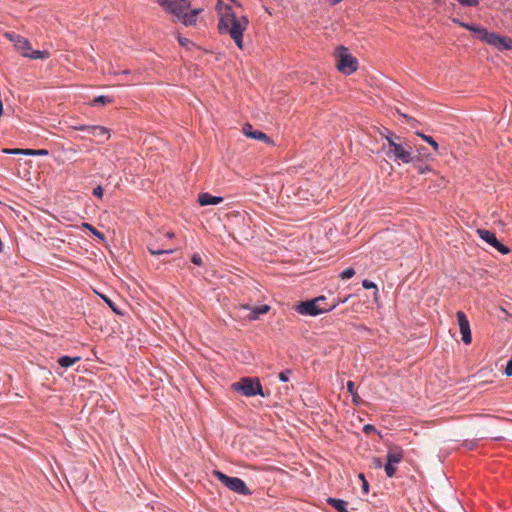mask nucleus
Wrapping results in <instances>:
<instances>
[{"mask_svg": "<svg viewBox=\"0 0 512 512\" xmlns=\"http://www.w3.org/2000/svg\"><path fill=\"white\" fill-rule=\"evenodd\" d=\"M219 12L218 31L220 34H229L239 49H243V33L249 25L247 16L237 17L229 5L218 0L216 6Z\"/></svg>", "mask_w": 512, "mask_h": 512, "instance_id": "nucleus-1", "label": "nucleus"}, {"mask_svg": "<svg viewBox=\"0 0 512 512\" xmlns=\"http://www.w3.org/2000/svg\"><path fill=\"white\" fill-rule=\"evenodd\" d=\"M159 5L164 9L165 12L173 15L177 21L181 22L185 26H194L197 22V16L202 9L190 8L188 0H157Z\"/></svg>", "mask_w": 512, "mask_h": 512, "instance_id": "nucleus-2", "label": "nucleus"}, {"mask_svg": "<svg viewBox=\"0 0 512 512\" xmlns=\"http://www.w3.org/2000/svg\"><path fill=\"white\" fill-rule=\"evenodd\" d=\"M326 298L324 296L316 297L312 300L300 302L296 310L301 315L316 316L328 311L333 310L336 304L327 305L325 303Z\"/></svg>", "mask_w": 512, "mask_h": 512, "instance_id": "nucleus-3", "label": "nucleus"}, {"mask_svg": "<svg viewBox=\"0 0 512 512\" xmlns=\"http://www.w3.org/2000/svg\"><path fill=\"white\" fill-rule=\"evenodd\" d=\"M232 388L235 391L241 392L243 395L247 397H252L255 395L265 396L262 385L257 378H242L239 382H235L232 384Z\"/></svg>", "mask_w": 512, "mask_h": 512, "instance_id": "nucleus-4", "label": "nucleus"}, {"mask_svg": "<svg viewBox=\"0 0 512 512\" xmlns=\"http://www.w3.org/2000/svg\"><path fill=\"white\" fill-rule=\"evenodd\" d=\"M337 69L343 74L350 75L358 68V61L355 57L348 53V49L344 46L337 48Z\"/></svg>", "mask_w": 512, "mask_h": 512, "instance_id": "nucleus-5", "label": "nucleus"}, {"mask_svg": "<svg viewBox=\"0 0 512 512\" xmlns=\"http://www.w3.org/2000/svg\"><path fill=\"white\" fill-rule=\"evenodd\" d=\"M213 475L227 488L241 495H250L251 491L246 486L245 482L237 477H229L221 471L214 470Z\"/></svg>", "mask_w": 512, "mask_h": 512, "instance_id": "nucleus-6", "label": "nucleus"}, {"mask_svg": "<svg viewBox=\"0 0 512 512\" xmlns=\"http://www.w3.org/2000/svg\"><path fill=\"white\" fill-rule=\"evenodd\" d=\"M387 462L384 470L387 477L392 478L396 473V464H399L404 458V451L400 446H390L387 451Z\"/></svg>", "mask_w": 512, "mask_h": 512, "instance_id": "nucleus-7", "label": "nucleus"}, {"mask_svg": "<svg viewBox=\"0 0 512 512\" xmlns=\"http://www.w3.org/2000/svg\"><path fill=\"white\" fill-rule=\"evenodd\" d=\"M389 151L387 155L393 154L394 160H401L403 163H410L413 160L411 147L409 145L404 146L401 143H392V146L389 147Z\"/></svg>", "mask_w": 512, "mask_h": 512, "instance_id": "nucleus-8", "label": "nucleus"}, {"mask_svg": "<svg viewBox=\"0 0 512 512\" xmlns=\"http://www.w3.org/2000/svg\"><path fill=\"white\" fill-rule=\"evenodd\" d=\"M477 233L479 237L497 249L501 254H508L509 248L502 244L496 237L495 233L485 229H478Z\"/></svg>", "mask_w": 512, "mask_h": 512, "instance_id": "nucleus-9", "label": "nucleus"}, {"mask_svg": "<svg viewBox=\"0 0 512 512\" xmlns=\"http://www.w3.org/2000/svg\"><path fill=\"white\" fill-rule=\"evenodd\" d=\"M5 36L11 42L14 43L15 49L17 51H19L23 57H24V54H28L31 51V44L27 38L22 37L13 32H7L5 34Z\"/></svg>", "mask_w": 512, "mask_h": 512, "instance_id": "nucleus-10", "label": "nucleus"}, {"mask_svg": "<svg viewBox=\"0 0 512 512\" xmlns=\"http://www.w3.org/2000/svg\"><path fill=\"white\" fill-rule=\"evenodd\" d=\"M456 317H457L460 332L462 335V341L468 345L472 341V335H471L469 321L463 311H458L456 313Z\"/></svg>", "mask_w": 512, "mask_h": 512, "instance_id": "nucleus-11", "label": "nucleus"}, {"mask_svg": "<svg viewBox=\"0 0 512 512\" xmlns=\"http://www.w3.org/2000/svg\"><path fill=\"white\" fill-rule=\"evenodd\" d=\"M243 133L249 138L263 141L267 144H273V141L270 139V137L267 134H265L264 132L259 131V130H253V127L251 124H245L243 126Z\"/></svg>", "mask_w": 512, "mask_h": 512, "instance_id": "nucleus-12", "label": "nucleus"}, {"mask_svg": "<svg viewBox=\"0 0 512 512\" xmlns=\"http://www.w3.org/2000/svg\"><path fill=\"white\" fill-rule=\"evenodd\" d=\"M198 202L201 206L217 205L223 202V198L205 192L198 195Z\"/></svg>", "mask_w": 512, "mask_h": 512, "instance_id": "nucleus-13", "label": "nucleus"}, {"mask_svg": "<svg viewBox=\"0 0 512 512\" xmlns=\"http://www.w3.org/2000/svg\"><path fill=\"white\" fill-rule=\"evenodd\" d=\"M479 31V39L483 42L488 43L489 45L495 47L497 46V40L499 38V34L495 32H488L486 29L478 30Z\"/></svg>", "mask_w": 512, "mask_h": 512, "instance_id": "nucleus-14", "label": "nucleus"}, {"mask_svg": "<svg viewBox=\"0 0 512 512\" xmlns=\"http://www.w3.org/2000/svg\"><path fill=\"white\" fill-rule=\"evenodd\" d=\"M243 309H249L251 310L250 315L248 316L250 320H256L258 317L262 314L267 313L270 310V307L268 305H261L258 307L250 308L249 305H242Z\"/></svg>", "mask_w": 512, "mask_h": 512, "instance_id": "nucleus-15", "label": "nucleus"}, {"mask_svg": "<svg viewBox=\"0 0 512 512\" xmlns=\"http://www.w3.org/2000/svg\"><path fill=\"white\" fill-rule=\"evenodd\" d=\"M88 133L95 137L103 138L104 140H108L110 137L109 130L99 125H91Z\"/></svg>", "mask_w": 512, "mask_h": 512, "instance_id": "nucleus-16", "label": "nucleus"}, {"mask_svg": "<svg viewBox=\"0 0 512 512\" xmlns=\"http://www.w3.org/2000/svg\"><path fill=\"white\" fill-rule=\"evenodd\" d=\"M147 249L151 255H169L175 251L173 248H160L156 245V243H149Z\"/></svg>", "mask_w": 512, "mask_h": 512, "instance_id": "nucleus-17", "label": "nucleus"}, {"mask_svg": "<svg viewBox=\"0 0 512 512\" xmlns=\"http://www.w3.org/2000/svg\"><path fill=\"white\" fill-rule=\"evenodd\" d=\"M327 503L329 505H331L332 507H334L338 512H348L347 511V506H348V502L347 501H344L342 499H337V498L329 497L327 499Z\"/></svg>", "mask_w": 512, "mask_h": 512, "instance_id": "nucleus-18", "label": "nucleus"}, {"mask_svg": "<svg viewBox=\"0 0 512 512\" xmlns=\"http://www.w3.org/2000/svg\"><path fill=\"white\" fill-rule=\"evenodd\" d=\"M80 360H81V357H79V356H76V357L62 356L58 359L57 362L62 368H69L72 365H74L75 363L79 362Z\"/></svg>", "mask_w": 512, "mask_h": 512, "instance_id": "nucleus-19", "label": "nucleus"}, {"mask_svg": "<svg viewBox=\"0 0 512 512\" xmlns=\"http://www.w3.org/2000/svg\"><path fill=\"white\" fill-rule=\"evenodd\" d=\"M495 48L498 50H512V38L500 35Z\"/></svg>", "mask_w": 512, "mask_h": 512, "instance_id": "nucleus-20", "label": "nucleus"}, {"mask_svg": "<svg viewBox=\"0 0 512 512\" xmlns=\"http://www.w3.org/2000/svg\"><path fill=\"white\" fill-rule=\"evenodd\" d=\"M379 133L381 136H383L388 144H389V147L392 146V143H396L400 137L397 136L396 134H394L393 132H391L389 129L383 127L381 130H379Z\"/></svg>", "mask_w": 512, "mask_h": 512, "instance_id": "nucleus-21", "label": "nucleus"}, {"mask_svg": "<svg viewBox=\"0 0 512 512\" xmlns=\"http://www.w3.org/2000/svg\"><path fill=\"white\" fill-rule=\"evenodd\" d=\"M49 52L46 50H32L28 54H24V57L30 59H47L49 57Z\"/></svg>", "mask_w": 512, "mask_h": 512, "instance_id": "nucleus-22", "label": "nucleus"}, {"mask_svg": "<svg viewBox=\"0 0 512 512\" xmlns=\"http://www.w3.org/2000/svg\"><path fill=\"white\" fill-rule=\"evenodd\" d=\"M416 135L420 136L424 141L430 144L433 147L434 151H438L439 145L431 136L424 135L421 132H416Z\"/></svg>", "mask_w": 512, "mask_h": 512, "instance_id": "nucleus-23", "label": "nucleus"}, {"mask_svg": "<svg viewBox=\"0 0 512 512\" xmlns=\"http://www.w3.org/2000/svg\"><path fill=\"white\" fill-rule=\"evenodd\" d=\"M49 154V151L46 149H28V151L25 152V155L29 156H47Z\"/></svg>", "mask_w": 512, "mask_h": 512, "instance_id": "nucleus-24", "label": "nucleus"}, {"mask_svg": "<svg viewBox=\"0 0 512 512\" xmlns=\"http://www.w3.org/2000/svg\"><path fill=\"white\" fill-rule=\"evenodd\" d=\"M456 23H458L459 25H461L462 27L466 28L467 30H470V31H473L474 33H476L478 36H479V31L478 30H484L485 28H482V27H476L472 24H467V23H462V22H459V21H456Z\"/></svg>", "mask_w": 512, "mask_h": 512, "instance_id": "nucleus-25", "label": "nucleus"}, {"mask_svg": "<svg viewBox=\"0 0 512 512\" xmlns=\"http://www.w3.org/2000/svg\"><path fill=\"white\" fill-rule=\"evenodd\" d=\"M456 23H458L459 25H461L462 27L466 28L467 30H470V31H473L474 33H476L478 36H479V31L478 30H484L485 28H482V27H476L472 24H467V23H462V22H459V21H456Z\"/></svg>", "mask_w": 512, "mask_h": 512, "instance_id": "nucleus-26", "label": "nucleus"}, {"mask_svg": "<svg viewBox=\"0 0 512 512\" xmlns=\"http://www.w3.org/2000/svg\"><path fill=\"white\" fill-rule=\"evenodd\" d=\"M112 100L110 98H108L107 96H98L96 97L94 100H93V105L94 106H97V105H100V104H106V103H110Z\"/></svg>", "mask_w": 512, "mask_h": 512, "instance_id": "nucleus-27", "label": "nucleus"}, {"mask_svg": "<svg viewBox=\"0 0 512 512\" xmlns=\"http://www.w3.org/2000/svg\"><path fill=\"white\" fill-rule=\"evenodd\" d=\"M84 227H86L87 229H89L93 235H95L96 237H98L99 239L101 240H104V234L99 232L95 227H93L92 225L86 223L84 224Z\"/></svg>", "mask_w": 512, "mask_h": 512, "instance_id": "nucleus-28", "label": "nucleus"}, {"mask_svg": "<svg viewBox=\"0 0 512 512\" xmlns=\"http://www.w3.org/2000/svg\"><path fill=\"white\" fill-rule=\"evenodd\" d=\"M355 275V270L353 268H347L341 272L340 277L342 279H350Z\"/></svg>", "mask_w": 512, "mask_h": 512, "instance_id": "nucleus-29", "label": "nucleus"}, {"mask_svg": "<svg viewBox=\"0 0 512 512\" xmlns=\"http://www.w3.org/2000/svg\"><path fill=\"white\" fill-rule=\"evenodd\" d=\"M362 286L365 289H375L376 293L378 292L376 284L374 282L370 281V280H367V279L363 280L362 281Z\"/></svg>", "mask_w": 512, "mask_h": 512, "instance_id": "nucleus-30", "label": "nucleus"}, {"mask_svg": "<svg viewBox=\"0 0 512 512\" xmlns=\"http://www.w3.org/2000/svg\"><path fill=\"white\" fill-rule=\"evenodd\" d=\"M28 151V149H4L3 152L4 153H7V154H14V155H18V154H23L25 155V152Z\"/></svg>", "mask_w": 512, "mask_h": 512, "instance_id": "nucleus-31", "label": "nucleus"}, {"mask_svg": "<svg viewBox=\"0 0 512 512\" xmlns=\"http://www.w3.org/2000/svg\"><path fill=\"white\" fill-rule=\"evenodd\" d=\"M191 262H192L193 264H195V265L200 266V265H202V262H203V261H202V257H201L199 254L195 253V254H193V255H192V257H191Z\"/></svg>", "mask_w": 512, "mask_h": 512, "instance_id": "nucleus-32", "label": "nucleus"}, {"mask_svg": "<svg viewBox=\"0 0 512 512\" xmlns=\"http://www.w3.org/2000/svg\"><path fill=\"white\" fill-rule=\"evenodd\" d=\"M104 299V301L109 305V307L117 314H121V312L116 308V306L114 305L113 301H111L109 298L103 296L102 297Z\"/></svg>", "mask_w": 512, "mask_h": 512, "instance_id": "nucleus-33", "label": "nucleus"}, {"mask_svg": "<svg viewBox=\"0 0 512 512\" xmlns=\"http://www.w3.org/2000/svg\"><path fill=\"white\" fill-rule=\"evenodd\" d=\"M291 371L290 370H285V371H282L280 374H279V379L280 381L282 382H287L289 380V375H290Z\"/></svg>", "mask_w": 512, "mask_h": 512, "instance_id": "nucleus-34", "label": "nucleus"}, {"mask_svg": "<svg viewBox=\"0 0 512 512\" xmlns=\"http://www.w3.org/2000/svg\"><path fill=\"white\" fill-rule=\"evenodd\" d=\"M90 127V125H74L71 128L78 131H86L88 133Z\"/></svg>", "mask_w": 512, "mask_h": 512, "instance_id": "nucleus-35", "label": "nucleus"}, {"mask_svg": "<svg viewBox=\"0 0 512 512\" xmlns=\"http://www.w3.org/2000/svg\"><path fill=\"white\" fill-rule=\"evenodd\" d=\"M93 195L102 198L103 196V188L101 186H97L93 189Z\"/></svg>", "mask_w": 512, "mask_h": 512, "instance_id": "nucleus-36", "label": "nucleus"}, {"mask_svg": "<svg viewBox=\"0 0 512 512\" xmlns=\"http://www.w3.org/2000/svg\"><path fill=\"white\" fill-rule=\"evenodd\" d=\"M505 373L507 376H512V358L507 362Z\"/></svg>", "mask_w": 512, "mask_h": 512, "instance_id": "nucleus-37", "label": "nucleus"}, {"mask_svg": "<svg viewBox=\"0 0 512 512\" xmlns=\"http://www.w3.org/2000/svg\"><path fill=\"white\" fill-rule=\"evenodd\" d=\"M363 431H364V433L368 434V433H371V432H376V428L373 425H371V424H366L363 427Z\"/></svg>", "mask_w": 512, "mask_h": 512, "instance_id": "nucleus-38", "label": "nucleus"}, {"mask_svg": "<svg viewBox=\"0 0 512 512\" xmlns=\"http://www.w3.org/2000/svg\"><path fill=\"white\" fill-rule=\"evenodd\" d=\"M178 41L181 46H188L190 44V41L187 38L181 36L178 37Z\"/></svg>", "mask_w": 512, "mask_h": 512, "instance_id": "nucleus-39", "label": "nucleus"}, {"mask_svg": "<svg viewBox=\"0 0 512 512\" xmlns=\"http://www.w3.org/2000/svg\"><path fill=\"white\" fill-rule=\"evenodd\" d=\"M347 390L349 391V393L351 395H354L355 391H354V383L352 381H348L347 382Z\"/></svg>", "mask_w": 512, "mask_h": 512, "instance_id": "nucleus-40", "label": "nucleus"}, {"mask_svg": "<svg viewBox=\"0 0 512 512\" xmlns=\"http://www.w3.org/2000/svg\"><path fill=\"white\" fill-rule=\"evenodd\" d=\"M372 461H373V464H374V466L376 468H381L382 467V461H381L380 458L374 457Z\"/></svg>", "mask_w": 512, "mask_h": 512, "instance_id": "nucleus-41", "label": "nucleus"}, {"mask_svg": "<svg viewBox=\"0 0 512 512\" xmlns=\"http://www.w3.org/2000/svg\"><path fill=\"white\" fill-rule=\"evenodd\" d=\"M362 490H363V492H364L365 494H367V493H368V491H369V484H368V481H367V480H364V481L362 482Z\"/></svg>", "mask_w": 512, "mask_h": 512, "instance_id": "nucleus-42", "label": "nucleus"}, {"mask_svg": "<svg viewBox=\"0 0 512 512\" xmlns=\"http://www.w3.org/2000/svg\"><path fill=\"white\" fill-rule=\"evenodd\" d=\"M400 115L402 117H404L405 119H407L409 122L411 121L412 123H415L416 121L414 119H412L411 117H409L408 115L406 114H403V113H400ZM411 127L413 128L414 127V124H411Z\"/></svg>", "mask_w": 512, "mask_h": 512, "instance_id": "nucleus-43", "label": "nucleus"}, {"mask_svg": "<svg viewBox=\"0 0 512 512\" xmlns=\"http://www.w3.org/2000/svg\"><path fill=\"white\" fill-rule=\"evenodd\" d=\"M165 237H166V238L171 239V238H173V237H174V233H173V232H167V233L165 234Z\"/></svg>", "mask_w": 512, "mask_h": 512, "instance_id": "nucleus-44", "label": "nucleus"}, {"mask_svg": "<svg viewBox=\"0 0 512 512\" xmlns=\"http://www.w3.org/2000/svg\"><path fill=\"white\" fill-rule=\"evenodd\" d=\"M3 114V105L2 101L0 100V116Z\"/></svg>", "mask_w": 512, "mask_h": 512, "instance_id": "nucleus-45", "label": "nucleus"}, {"mask_svg": "<svg viewBox=\"0 0 512 512\" xmlns=\"http://www.w3.org/2000/svg\"><path fill=\"white\" fill-rule=\"evenodd\" d=\"M359 478H360L361 482H363L364 480H366V479H365L364 474H359Z\"/></svg>", "mask_w": 512, "mask_h": 512, "instance_id": "nucleus-46", "label": "nucleus"}, {"mask_svg": "<svg viewBox=\"0 0 512 512\" xmlns=\"http://www.w3.org/2000/svg\"><path fill=\"white\" fill-rule=\"evenodd\" d=\"M129 73H130V71H129V70H123V71L121 72V74H123V75H127V74H129Z\"/></svg>", "mask_w": 512, "mask_h": 512, "instance_id": "nucleus-47", "label": "nucleus"}, {"mask_svg": "<svg viewBox=\"0 0 512 512\" xmlns=\"http://www.w3.org/2000/svg\"><path fill=\"white\" fill-rule=\"evenodd\" d=\"M332 1V4H337L339 2H341L342 0H331Z\"/></svg>", "mask_w": 512, "mask_h": 512, "instance_id": "nucleus-48", "label": "nucleus"}, {"mask_svg": "<svg viewBox=\"0 0 512 512\" xmlns=\"http://www.w3.org/2000/svg\"><path fill=\"white\" fill-rule=\"evenodd\" d=\"M352 396H353V401L357 402V395L354 393V395H352Z\"/></svg>", "mask_w": 512, "mask_h": 512, "instance_id": "nucleus-49", "label": "nucleus"}, {"mask_svg": "<svg viewBox=\"0 0 512 512\" xmlns=\"http://www.w3.org/2000/svg\"><path fill=\"white\" fill-rule=\"evenodd\" d=\"M434 2L438 3L440 0H433Z\"/></svg>", "mask_w": 512, "mask_h": 512, "instance_id": "nucleus-50", "label": "nucleus"}]
</instances>
